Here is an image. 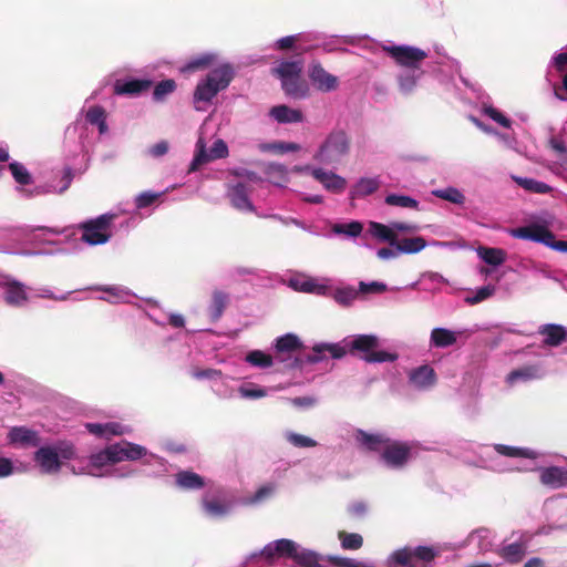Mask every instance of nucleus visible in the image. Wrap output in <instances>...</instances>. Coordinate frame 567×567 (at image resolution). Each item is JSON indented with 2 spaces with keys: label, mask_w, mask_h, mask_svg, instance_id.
<instances>
[{
  "label": "nucleus",
  "mask_w": 567,
  "mask_h": 567,
  "mask_svg": "<svg viewBox=\"0 0 567 567\" xmlns=\"http://www.w3.org/2000/svg\"><path fill=\"white\" fill-rule=\"evenodd\" d=\"M215 60V55L212 53H204L192 59L186 65L182 68L183 72H192L195 70L207 68Z\"/></svg>",
  "instance_id": "nucleus-55"
},
{
  "label": "nucleus",
  "mask_w": 567,
  "mask_h": 567,
  "mask_svg": "<svg viewBox=\"0 0 567 567\" xmlns=\"http://www.w3.org/2000/svg\"><path fill=\"white\" fill-rule=\"evenodd\" d=\"M286 439L296 447H315L317 445V442L313 439L293 432H287Z\"/></svg>",
  "instance_id": "nucleus-59"
},
{
  "label": "nucleus",
  "mask_w": 567,
  "mask_h": 567,
  "mask_svg": "<svg viewBox=\"0 0 567 567\" xmlns=\"http://www.w3.org/2000/svg\"><path fill=\"white\" fill-rule=\"evenodd\" d=\"M313 354L308 357V361L317 363L323 359L322 354L328 352L332 358L339 359L346 354L344 348L334 343H321L313 348Z\"/></svg>",
  "instance_id": "nucleus-36"
},
{
  "label": "nucleus",
  "mask_w": 567,
  "mask_h": 567,
  "mask_svg": "<svg viewBox=\"0 0 567 567\" xmlns=\"http://www.w3.org/2000/svg\"><path fill=\"white\" fill-rule=\"evenodd\" d=\"M368 231L371 236L381 241H386L391 246L395 244L396 235L393 233L391 224L386 226L377 221H370Z\"/></svg>",
  "instance_id": "nucleus-38"
},
{
  "label": "nucleus",
  "mask_w": 567,
  "mask_h": 567,
  "mask_svg": "<svg viewBox=\"0 0 567 567\" xmlns=\"http://www.w3.org/2000/svg\"><path fill=\"white\" fill-rule=\"evenodd\" d=\"M276 558L291 559L295 563V567H321L318 553L287 538L268 543L260 553L251 554L245 561V565L248 567L250 564L260 560L271 565Z\"/></svg>",
  "instance_id": "nucleus-2"
},
{
  "label": "nucleus",
  "mask_w": 567,
  "mask_h": 567,
  "mask_svg": "<svg viewBox=\"0 0 567 567\" xmlns=\"http://www.w3.org/2000/svg\"><path fill=\"white\" fill-rule=\"evenodd\" d=\"M478 257L486 264L492 266H499L506 259V254L499 248L478 247Z\"/></svg>",
  "instance_id": "nucleus-41"
},
{
  "label": "nucleus",
  "mask_w": 567,
  "mask_h": 567,
  "mask_svg": "<svg viewBox=\"0 0 567 567\" xmlns=\"http://www.w3.org/2000/svg\"><path fill=\"white\" fill-rule=\"evenodd\" d=\"M152 81L150 80H138V79H128V80H118L114 84V92L117 95H137L143 91H146L151 87Z\"/></svg>",
  "instance_id": "nucleus-30"
},
{
  "label": "nucleus",
  "mask_w": 567,
  "mask_h": 567,
  "mask_svg": "<svg viewBox=\"0 0 567 567\" xmlns=\"http://www.w3.org/2000/svg\"><path fill=\"white\" fill-rule=\"evenodd\" d=\"M383 50L402 66V70L421 68V63L427 56L425 51L411 45H384Z\"/></svg>",
  "instance_id": "nucleus-17"
},
{
  "label": "nucleus",
  "mask_w": 567,
  "mask_h": 567,
  "mask_svg": "<svg viewBox=\"0 0 567 567\" xmlns=\"http://www.w3.org/2000/svg\"><path fill=\"white\" fill-rule=\"evenodd\" d=\"M553 65L561 75V84L554 86V93L561 101L567 100V50L553 58Z\"/></svg>",
  "instance_id": "nucleus-29"
},
{
  "label": "nucleus",
  "mask_w": 567,
  "mask_h": 567,
  "mask_svg": "<svg viewBox=\"0 0 567 567\" xmlns=\"http://www.w3.org/2000/svg\"><path fill=\"white\" fill-rule=\"evenodd\" d=\"M115 217L116 214L106 213L94 219L82 223L80 225L82 229V241L90 246L107 243L112 236L111 224Z\"/></svg>",
  "instance_id": "nucleus-11"
},
{
  "label": "nucleus",
  "mask_w": 567,
  "mask_h": 567,
  "mask_svg": "<svg viewBox=\"0 0 567 567\" xmlns=\"http://www.w3.org/2000/svg\"><path fill=\"white\" fill-rule=\"evenodd\" d=\"M423 73L421 68L402 70L398 75L400 91L404 94L413 92Z\"/></svg>",
  "instance_id": "nucleus-32"
},
{
  "label": "nucleus",
  "mask_w": 567,
  "mask_h": 567,
  "mask_svg": "<svg viewBox=\"0 0 567 567\" xmlns=\"http://www.w3.org/2000/svg\"><path fill=\"white\" fill-rule=\"evenodd\" d=\"M385 203L390 206L417 209L419 202L408 195L390 194L385 197Z\"/></svg>",
  "instance_id": "nucleus-51"
},
{
  "label": "nucleus",
  "mask_w": 567,
  "mask_h": 567,
  "mask_svg": "<svg viewBox=\"0 0 567 567\" xmlns=\"http://www.w3.org/2000/svg\"><path fill=\"white\" fill-rule=\"evenodd\" d=\"M9 171L14 179V182L19 185L17 187L18 192L23 197H34L44 195L48 193H63L65 192L73 181V172L71 167H65L61 172V185H55L53 183H49L44 186H35L32 189L24 188L23 186H28L32 183V176L28 168L20 162L13 161L9 164Z\"/></svg>",
  "instance_id": "nucleus-5"
},
{
  "label": "nucleus",
  "mask_w": 567,
  "mask_h": 567,
  "mask_svg": "<svg viewBox=\"0 0 567 567\" xmlns=\"http://www.w3.org/2000/svg\"><path fill=\"white\" fill-rule=\"evenodd\" d=\"M543 342L550 347H557L567 339V329L561 324L547 323L538 328Z\"/></svg>",
  "instance_id": "nucleus-27"
},
{
  "label": "nucleus",
  "mask_w": 567,
  "mask_h": 567,
  "mask_svg": "<svg viewBox=\"0 0 567 567\" xmlns=\"http://www.w3.org/2000/svg\"><path fill=\"white\" fill-rule=\"evenodd\" d=\"M567 530V495H554L544 501L536 516L535 535Z\"/></svg>",
  "instance_id": "nucleus-4"
},
{
  "label": "nucleus",
  "mask_w": 567,
  "mask_h": 567,
  "mask_svg": "<svg viewBox=\"0 0 567 567\" xmlns=\"http://www.w3.org/2000/svg\"><path fill=\"white\" fill-rule=\"evenodd\" d=\"M347 347L364 353L363 359L370 363L394 362L398 359L396 353L388 351H378V337L374 334H359L346 340Z\"/></svg>",
  "instance_id": "nucleus-12"
},
{
  "label": "nucleus",
  "mask_w": 567,
  "mask_h": 567,
  "mask_svg": "<svg viewBox=\"0 0 567 567\" xmlns=\"http://www.w3.org/2000/svg\"><path fill=\"white\" fill-rule=\"evenodd\" d=\"M301 347L299 338L293 333H287L276 339L275 348L278 352H292Z\"/></svg>",
  "instance_id": "nucleus-45"
},
{
  "label": "nucleus",
  "mask_w": 567,
  "mask_h": 567,
  "mask_svg": "<svg viewBox=\"0 0 567 567\" xmlns=\"http://www.w3.org/2000/svg\"><path fill=\"white\" fill-rule=\"evenodd\" d=\"M339 538L341 540L342 548L347 550L359 549L363 544L362 536L355 533H339Z\"/></svg>",
  "instance_id": "nucleus-57"
},
{
  "label": "nucleus",
  "mask_w": 567,
  "mask_h": 567,
  "mask_svg": "<svg viewBox=\"0 0 567 567\" xmlns=\"http://www.w3.org/2000/svg\"><path fill=\"white\" fill-rule=\"evenodd\" d=\"M246 362L257 368H269L272 365L271 355L260 351L254 350L246 355Z\"/></svg>",
  "instance_id": "nucleus-53"
},
{
  "label": "nucleus",
  "mask_w": 567,
  "mask_h": 567,
  "mask_svg": "<svg viewBox=\"0 0 567 567\" xmlns=\"http://www.w3.org/2000/svg\"><path fill=\"white\" fill-rule=\"evenodd\" d=\"M265 174L268 182L278 187H285L289 181L288 169L285 165L281 164H268Z\"/></svg>",
  "instance_id": "nucleus-37"
},
{
  "label": "nucleus",
  "mask_w": 567,
  "mask_h": 567,
  "mask_svg": "<svg viewBox=\"0 0 567 567\" xmlns=\"http://www.w3.org/2000/svg\"><path fill=\"white\" fill-rule=\"evenodd\" d=\"M436 383V374L427 364L412 369L408 374V384L417 391H426Z\"/></svg>",
  "instance_id": "nucleus-20"
},
{
  "label": "nucleus",
  "mask_w": 567,
  "mask_h": 567,
  "mask_svg": "<svg viewBox=\"0 0 567 567\" xmlns=\"http://www.w3.org/2000/svg\"><path fill=\"white\" fill-rule=\"evenodd\" d=\"M148 456L146 460L156 461L163 465L162 458L154 454H147V450L138 444H134L127 441L111 444L105 450L99 453L92 454L85 466L76 468L74 465L71 466V471L74 474H89L92 476H115L125 477L132 473V471H124L123 468L114 467L113 465L123 461H136L142 457Z\"/></svg>",
  "instance_id": "nucleus-1"
},
{
  "label": "nucleus",
  "mask_w": 567,
  "mask_h": 567,
  "mask_svg": "<svg viewBox=\"0 0 567 567\" xmlns=\"http://www.w3.org/2000/svg\"><path fill=\"white\" fill-rule=\"evenodd\" d=\"M293 172L309 173L318 183L321 184L322 188L331 194H342L348 186L347 179L337 174L331 169H327L318 166H296Z\"/></svg>",
  "instance_id": "nucleus-16"
},
{
  "label": "nucleus",
  "mask_w": 567,
  "mask_h": 567,
  "mask_svg": "<svg viewBox=\"0 0 567 567\" xmlns=\"http://www.w3.org/2000/svg\"><path fill=\"white\" fill-rule=\"evenodd\" d=\"M234 505L235 502L220 487L207 491L202 497V509L204 514L214 519L227 516Z\"/></svg>",
  "instance_id": "nucleus-14"
},
{
  "label": "nucleus",
  "mask_w": 567,
  "mask_h": 567,
  "mask_svg": "<svg viewBox=\"0 0 567 567\" xmlns=\"http://www.w3.org/2000/svg\"><path fill=\"white\" fill-rule=\"evenodd\" d=\"M386 285L380 281L359 282V292L361 293H380L386 290Z\"/></svg>",
  "instance_id": "nucleus-62"
},
{
  "label": "nucleus",
  "mask_w": 567,
  "mask_h": 567,
  "mask_svg": "<svg viewBox=\"0 0 567 567\" xmlns=\"http://www.w3.org/2000/svg\"><path fill=\"white\" fill-rule=\"evenodd\" d=\"M355 441L365 450L381 451L388 441L383 435L369 434L362 430H358L354 434Z\"/></svg>",
  "instance_id": "nucleus-34"
},
{
  "label": "nucleus",
  "mask_w": 567,
  "mask_h": 567,
  "mask_svg": "<svg viewBox=\"0 0 567 567\" xmlns=\"http://www.w3.org/2000/svg\"><path fill=\"white\" fill-rule=\"evenodd\" d=\"M432 195L436 198L450 202L455 205H463L465 203V195L463 192L453 186L433 189Z\"/></svg>",
  "instance_id": "nucleus-42"
},
{
  "label": "nucleus",
  "mask_w": 567,
  "mask_h": 567,
  "mask_svg": "<svg viewBox=\"0 0 567 567\" xmlns=\"http://www.w3.org/2000/svg\"><path fill=\"white\" fill-rule=\"evenodd\" d=\"M534 243L543 244L546 247L559 252H567V241L557 239L553 231L535 223Z\"/></svg>",
  "instance_id": "nucleus-26"
},
{
  "label": "nucleus",
  "mask_w": 567,
  "mask_h": 567,
  "mask_svg": "<svg viewBox=\"0 0 567 567\" xmlns=\"http://www.w3.org/2000/svg\"><path fill=\"white\" fill-rule=\"evenodd\" d=\"M494 292L495 287L493 285H486L484 287L478 288L475 292L467 295L464 298V301L468 305L480 303L492 297Z\"/></svg>",
  "instance_id": "nucleus-56"
},
{
  "label": "nucleus",
  "mask_w": 567,
  "mask_h": 567,
  "mask_svg": "<svg viewBox=\"0 0 567 567\" xmlns=\"http://www.w3.org/2000/svg\"><path fill=\"white\" fill-rule=\"evenodd\" d=\"M379 186L378 177H362L353 185L350 195L352 198L364 197L374 193Z\"/></svg>",
  "instance_id": "nucleus-35"
},
{
  "label": "nucleus",
  "mask_w": 567,
  "mask_h": 567,
  "mask_svg": "<svg viewBox=\"0 0 567 567\" xmlns=\"http://www.w3.org/2000/svg\"><path fill=\"white\" fill-rule=\"evenodd\" d=\"M176 89L174 80L168 79L161 81L154 89L153 99L155 101H163L168 94L173 93Z\"/></svg>",
  "instance_id": "nucleus-58"
},
{
  "label": "nucleus",
  "mask_w": 567,
  "mask_h": 567,
  "mask_svg": "<svg viewBox=\"0 0 567 567\" xmlns=\"http://www.w3.org/2000/svg\"><path fill=\"white\" fill-rule=\"evenodd\" d=\"M465 332V330H451L441 327L434 328L430 334V347L437 349L452 347Z\"/></svg>",
  "instance_id": "nucleus-24"
},
{
  "label": "nucleus",
  "mask_w": 567,
  "mask_h": 567,
  "mask_svg": "<svg viewBox=\"0 0 567 567\" xmlns=\"http://www.w3.org/2000/svg\"><path fill=\"white\" fill-rule=\"evenodd\" d=\"M269 115L279 124L302 123L305 121L300 110L291 109L285 104L271 107Z\"/></svg>",
  "instance_id": "nucleus-28"
},
{
  "label": "nucleus",
  "mask_w": 567,
  "mask_h": 567,
  "mask_svg": "<svg viewBox=\"0 0 567 567\" xmlns=\"http://www.w3.org/2000/svg\"><path fill=\"white\" fill-rule=\"evenodd\" d=\"M491 530L478 529L468 536V542L471 544H476L481 551H487L491 549Z\"/></svg>",
  "instance_id": "nucleus-52"
},
{
  "label": "nucleus",
  "mask_w": 567,
  "mask_h": 567,
  "mask_svg": "<svg viewBox=\"0 0 567 567\" xmlns=\"http://www.w3.org/2000/svg\"><path fill=\"white\" fill-rule=\"evenodd\" d=\"M228 302V296L223 291H215L212 297V302L209 306V315L212 319L218 320Z\"/></svg>",
  "instance_id": "nucleus-44"
},
{
  "label": "nucleus",
  "mask_w": 567,
  "mask_h": 567,
  "mask_svg": "<svg viewBox=\"0 0 567 567\" xmlns=\"http://www.w3.org/2000/svg\"><path fill=\"white\" fill-rule=\"evenodd\" d=\"M303 63L301 60L281 61L272 69L280 81L285 93L293 99H305L308 96V85L301 80Z\"/></svg>",
  "instance_id": "nucleus-9"
},
{
  "label": "nucleus",
  "mask_w": 567,
  "mask_h": 567,
  "mask_svg": "<svg viewBox=\"0 0 567 567\" xmlns=\"http://www.w3.org/2000/svg\"><path fill=\"white\" fill-rule=\"evenodd\" d=\"M401 254H416L426 247V241L422 237L403 238L396 243Z\"/></svg>",
  "instance_id": "nucleus-46"
},
{
  "label": "nucleus",
  "mask_w": 567,
  "mask_h": 567,
  "mask_svg": "<svg viewBox=\"0 0 567 567\" xmlns=\"http://www.w3.org/2000/svg\"><path fill=\"white\" fill-rule=\"evenodd\" d=\"M261 182L255 174H250L246 181L228 185L227 197L234 208L245 213H256V208L250 200L255 184Z\"/></svg>",
  "instance_id": "nucleus-13"
},
{
  "label": "nucleus",
  "mask_w": 567,
  "mask_h": 567,
  "mask_svg": "<svg viewBox=\"0 0 567 567\" xmlns=\"http://www.w3.org/2000/svg\"><path fill=\"white\" fill-rule=\"evenodd\" d=\"M532 378V368L526 363L523 368L514 369L506 377V383L509 386H515L520 383H526Z\"/></svg>",
  "instance_id": "nucleus-48"
},
{
  "label": "nucleus",
  "mask_w": 567,
  "mask_h": 567,
  "mask_svg": "<svg viewBox=\"0 0 567 567\" xmlns=\"http://www.w3.org/2000/svg\"><path fill=\"white\" fill-rule=\"evenodd\" d=\"M436 555L437 551L433 547H405L391 554L388 565L389 567H425Z\"/></svg>",
  "instance_id": "nucleus-10"
},
{
  "label": "nucleus",
  "mask_w": 567,
  "mask_h": 567,
  "mask_svg": "<svg viewBox=\"0 0 567 567\" xmlns=\"http://www.w3.org/2000/svg\"><path fill=\"white\" fill-rule=\"evenodd\" d=\"M309 79L316 89L321 92L334 91L339 85L338 78L327 72L319 63H315L310 66Z\"/></svg>",
  "instance_id": "nucleus-22"
},
{
  "label": "nucleus",
  "mask_w": 567,
  "mask_h": 567,
  "mask_svg": "<svg viewBox=\"0 0 567 567\" xmlns=\"http://www.w3.org/2000/svg\"><path fill=\"white\" fill-rule=\"evenodd\" d=\"M0 291L3 301L8 306L22 308L29 301L31 289L11 275H1Z\"/></svg>",
  "instance_id": "nucleus-15"
},
{
  "label": "nucleus",
  "mask_w": 567,
  "mask_h": 567,
  "mask_svg": "<svg viewBox=\"0 0 567 567\" xmlns=\"http://www.w3.org/2000/svg\"><path fill=\"white\" fill-rule=\"evenodd\" d=\"M7 437L9 444L14 447H38L41 444L39 432L27 426H12Z\"/></svg>",
  "instance_id": "nucleus-19"
},
{
  "label": "nucleus",
  "mask_w": 567,
  "mask_h": 567,
  "mask_svg": "<svg viewBox=\"0 0 567 567\" xmlns=\"http://www.w3.org/2000/svg\"><path fill=\"white\" fill-rule=\"evenodd\" d=\"M363 225L360 221L352 220L350 223H337L331 227L334 235H342L348 238H357L361 235Z\"/></svg>",
  "instance_id": "nucleus-40"
},
{
  "label": "nucleus",
  "mask_w": 567,
  "mask_h": 567,
  "mask_svg": "<svg viewBox=\"0 0 567 567\" xmlns=\"http://www.w3.org/2000/svg\"><path fill=\"white\" fill-rule=\"evenodd\" d=\"M234 71L229 64H224L210 71L200 81L194 92V104L197 111L204 110L199 104L210 102L218 92L225 90L233 80Z\"/></svg>",
  "instance_id": "nucleus-7"
},
{
  "label": "nucleus",
  "mask_w": 567,
  "mask_h": 567,
  "mask_svg": "<svg viewBox=\"0 0 567 567\" xmlns=\"http://www.w3.org/2000/svg\"><path fill=\"white\" fill-rule=\"evenodd\" d=\"M238 393L243 399L257 400L265 398L268 391L255 383H244L238 388Z\"/></svg>",
  "instance_id": "nucleus-49"
},
{
  "label": "nucleus",
  "mask_w": 567,
  "mask_h": 567,
  "mask_svg": "<svg viewBox=\"0 0 567 567\" xmlns=\"http://www.w3.org/2000/svg\"><path fill=\"white\" fill-rule=\"evenodd\" d=\"M227 155L228 147L223 140L215 141L210 150L207 151L204 138L199 137L196 143V152L193 161L190 162L188 172H196L202 165L215 159L225 158Z\"/></svg>",
  "instance_id": "nucleus-18"
},
{
  "label": "nucleus",
  "mask_w": 567,
  "mask_h": 567,
  "mask_svg": "<svg viewBox=\"0 0 567 567\" xmlns=\"http://www.w3.org/2000/svg\"><path fill=\"white\" fill-rule=\"evenodd\" d=\"M359 290L352 286H347L334 290L331 289V293L329 296H331L338 305L349 307L357 300Z\"/></svg>",
  "instance_id": "nucleus-39"
},
{
  "label": "nucleus",
  "mask_w": 567,
  "mask_h": 567,
  "mask_svg": "<svg viewBox=\"0 0 567 567\" xmlns=\"http://www.w3.org/2000/svg\"><path fill=\"white\" fill-rule=\"evenodd\" d=\"M190 374L194 379H197V380L208 379V380H213L216 382L219 379H221L223 373H221V371L216 370V369H203V370L196 369V370H193L190 372Z\"/></svg>",
  "instance_id": "nucleus-60"
},
{
  "label": "nucleus",
  "mask_w": 567,
  "mask_h": 567,
  "mask_svg": "<svg viewBox=\"0 0 567 567\" xmlns=\"http://www.w3.org/2000/svg\"><path fill=\"white\" fill-rule=\"evenodd\" d=\"M528 547V538L526 536H519L517 539L509 544H505L498 550V555L506 561L515 564L522 560Z\"/></svg>",
  "instance_id": "nucleus-25"
},
{
  "label": "nucleus",
  "mask_w": 567,
  "mask_h": 567,
  "mask_svg": "<svg viewBox=\"0 0 567 567\" xmlns=\"http://www.w3.org/2000/svg\"><path fill=\"white\" fill-rule=\"evenodd\" d=\"M482 113L489 117L492 121L497 123L498 125L509 128L511 127V120L504 115L501 111L495 109L494 106L483 103L482 105Z\"/></svg>",
  "instance_id": "nucleus-54"
},
{
  "label": "nucleus",
  "mask_w": 567,
  "mask_h": 567,
  "mask_svg": "<svg viewBox=\"0 0 567 567\" xmlns=\"http://www.w3.org/2000/svg\"><path fill=\"white\" fill-rule=\"evenodd\" d=\"M227 379L226 377H224L221 374V379H219L218 381H216L214 383V386H213V390L214 392L220 396V398H224V399H228V398H233L234 396V393L235 391L230 388L227 386Z\"/></svg>",
  "instance_id": "nucleus-61"
},
{
  "label": "nucleus",
  "mask_w": 567,
  "mask_h": 567,
  "mask_svg": "<svg viewBox=\"0 0 567 567\" xmlns=\"http://www.w3.org/2000/svg\"><path fill=\"white\" fill-rule=\"evenodd\" d=\"M169 144L166 141H159L147 150V154L154 158L162 157L168 153Z\"/></svg>",
  "instance_id": "nucleus-64"
},
{
  "label": "nucleus",
  "mask_w": 567,
  "mask_h": 567,
  "mask_svg": "<svg viewBox=\"0 0 567 567\" xmlns=\"http://www.w3.org/2000/svg\"><path fill=\"white\" fill-rule=\"evenodd\" d=\"M351 150V141L342 128L331 130L313 153L312 158L321 165H337L347 157Z\"/></svg>",
  "instance_id": "nucleus-6"
},
{
  "label": "nucleus",
  "mask_w": 567,
  "mask_h": 567,
  "mask_svg": "<svg viewBox=\"0 0 567 567\" xmlns=\"http://www.w3.org/2000/svg\"><path fill=\"white\" fill-rule=\"evenodd\" d=\"M99 289L107 293L102 299L112 303L128 302L132 298V293L121 286H104Z\"/></svg>",
  "instance_id": "nucleus-43"
},
{
  "label": "nucleus",
  "mask_w": 567,
  "mask_h": 567,
  "mask_svg": "<svg viewBox=\"0 0 567 567\" xmlns=\"http://www.w3.org/2000/svg\"><path fill=\"white\" fill-rule=\"evenodd\" d=\"M410 452V447L406 444L395 443L388 445L385 443L381 457L388 466L400 467L408 462Z\"/></svg>",
  "instance_id": "nucleus-23"
},
{
  "label": "nucleus",
  "mask_w": 567,
  "mask_h": 567,
  "mask_svg": "<svg viewBox=\"0 0 567 567\" xmlns=\"http://www.w3.org/2000/svg\"><path fill=\"white\" fill-rule=\"evenodd\" d=\"M306 293H313L317 296H329L331 293V286L329 279L326 278H309Z\"/></svg>",
  "instance_id": "nucleus-50"
},
{
  "label": "nucleus",
  "mask_w": 567,
  "mask_h": 567,
  "mask_svg": "<svg viewBox=\"0 0 567 567\" xmlns=\"http://www.w3.org/2000/svg\"><path fill=\"white\" fill-rule=\"evenodd\" d=\"M537 471L543 485L553 489L567 488V466H545Z\"/></svg>",
  "instance_id": "nucleus-21"
},
{
  "label": "nucleus",
  "mask_w": 567,
  "mask_h": 567,
  "mask_svg": "<svg viewBox=\"0 0 567 567\" xmlns=\"http://www.w3.org/2000/svg\"><path fill=\"white\" fill-rule=\"evenodd\" d=\"M175 483L182 489L196 491L206 486L204 477L193 471H179L175 475Z\"/></svg>",
  "instance_id": "nucleus-31"
},
{
  "label": "nucleus",
  "mask_w": 567,
  "mask_h": 567,
  "mask_svg": "<svg viewBox=\"0 0 567 567\" xmlns=\"http://www.w3.org/2000/svg\"><path fill=\"white\" fill-rule=\"evenodd\" d=\"M86 430L99 437L109 439L112 435H120L127 432V429L118 423H86Z\"/></svg>",
  "instance_id": "nucleus-33"
},
{
  "label": "nucleus",
  "mask_w": 567,
  "mask_h": 567,
  "mask_svg": "<svg viewBox=\"0 0 567 567\" xmlns=\"http://www.w3.org/2000/svg\"><path fill=\"white\" fill-rule=\"evenodd\" d=\"M76 457L74 446L69 442L43 445L34 453V462L44 474H55L61 470L63 461Z\"/></svg>",
  "instance_id": "nucleus-8"
},
{
  "label": "nucleus",
  "mask_w": 567,
  "mask_h": 567,
  "mask_svg": "<svg viewBox=\"0 0 567 567\" xmlns=\"http://www.w3.org/2000/svg\"><path fill=\"white\" fill-rule=\"evenodd\" d=\"M159 193L144 192L136 196L135 205L136 208L142 209L152 205L158 197Z\"/></svg>",
  "instance_id": "nucleus-63"
},
{
  "label": "nucleus",
  "mask_w": 567,
  "mask_h": 567,
  "mask_svg": "<svg viewBox=\"0 0 567 567\" xmlns=\"http://www.w3.org/2000/svg\"><path fill=\"white\" fill-rule=\"evenodd\" d=\"M86 121L92 125H96L100 134H105L107 132L105 112L101 106L91 107L86 112Z\"/></svg>",
  "instance_id": "nucleus-47"
},
{
  "label": "nucleus",
  "mask_w": 567,
  "mask_h": 567,
  "mask_svg": "<svg viewBox=\"0 0 567 567\" xmlns=\"http://www.w3.org/2000/svg\"><path fill=\"white\" fill-rule=\"evenodd\" d=\"M482 466L497 473L524 471L532 460V449L506 444L486 445L480 453Z\"/></svg>",
  "instance_id": "nucleus-3"
}]
</instances>
